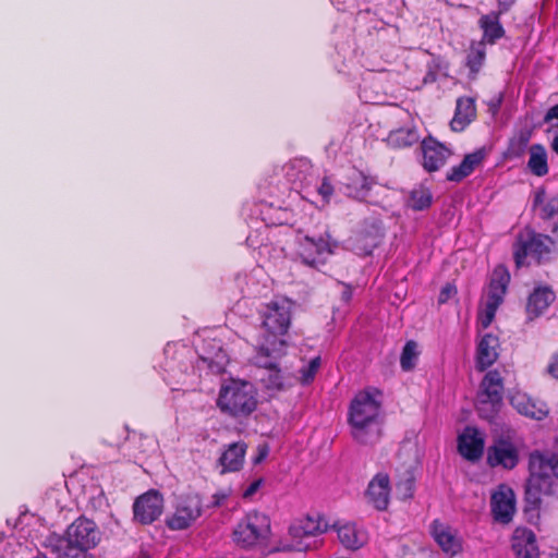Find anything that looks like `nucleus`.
<instances>
[{"instance_id": "nucleus-41", "label": "nucleus", "mask_w": 558, "mask_h": 558, "mask_svg": "<svg viewBox=\"0 0 558 558\" xmlns=\"http://www.w3.org/2000/svg\"><path fill=\"white\" fill-rule=\"evenodd\" d=\"M472 173L470 168H468L462 161L459 166L452 167L451 170L447 173V180L452 182H460L464 178L469 177Z\"/></svg>"}, {"instance_id": "nucleus-31", "label": "nucleus", "mask_w": 558, "mask_h": 558, "mask_svg": "<svg viewBox=\"0 0 558 558\" xmlns=\"http://www.w3.org/2000/svg\"><path fill=\"white\" fill-rule=\"evenodd\" d=\"M486 57L485 43L478 41L471 45L466 65L473 73H477L484 63Z\"/></svg>"}, {"instance_id": "nucleus-14", "label": "nucleus", "mask_w": 558, "mask_h": 558, "mask_svg": "<svg viewBox=\"0 0 558 558\" xmlns=\"http://www.w3.org/2000/svg\"><path fill=\"white\" fill-rule=\"evenodd\" d=\"M486 460L492 468L512 470L519 463V450L509 438L499 436L488 447Z\"/></svg>"}, {"instance_id": "nucleus-18", "label": "nucleus", "mask_w": 558, "mask_h": 558, "mask_svg": "<svg viewBox=\"0 0 558 558\" xmlns=\"http://www.w3.org/2000/svg\"><path fill=\"white\" fill-rule=\"evenodd\" d=\"M339 542L350 550H357L368 542L367 532L355 523H335Z\"/></svg>"}, {"instance_id": "nucleus-32", "label": "nucleus", "mask_w": 558, "mask_h": 558, "mask_svg": "<svg viewBox=\"0 0 558 558\" xmlns=\"http://www.w3.org/2000/svg\"><path fill=\"white\" fill-rule=\"evenodd\" d=\"M432 204V193L423 186L414 189L409 197L408 205L414 210H424Z\"/></svg>"}, {"instance_id": "nucleus-40", "label": "nucleus", "mask_w": 558, "mask_h": 558, "mask_svg": "<svg viewBox=\"0 0 558 558\" xmlns=\"http://www.w3.org/2000/svg\"><path fill=\"white\" fill-rule=\"evenodd\" d=\"M353 183L356 186L355 197H364L371 190L373 181L362 173H359Z\"/></svg>"}, {"instance_id": "nucleus-29", "label": "nucleus", "mask_w": 558, "mask_h": 558, "mask_svg": "<svg viewBox=\"0 0 558 558\" xmlns=\"http://www.w3.org/2000/svg\"><path fill=\"white\" fill-rule=\"evenodd\" d=\"M527 167L537 177H544L548 173L547 153L543 145L534 144L530 147Z\"/></svg>"}, {"instance_id": "nucleus-4", "label": "nucleus", "mask_w": 558, "mask_h": 558, "mask_svg": "<svg viewBox=\"0 0 558 558\" xmlns=\"http://www.w3.org/2000/svg\"><path fill=\"white\" fill-rule=\"evenodd\" d=\"M260 316L262 337L266 345H294L288 333L292 317V303L289 300H276L267 303L260 311Z\"/></svg>"}, {"instance_id": "nucleus-39", "label": "nucleus", "mask_w": 558, "mask_h": 558, "mask_svg": "<svg viewBox=\"0 0 558 558\" xmlns=\"http://www.w3.org/2000/svg\"><path fill=\"white\" fill-rule=\"evenodd\" d=\"M486 157V151L484 148H480L471 154L465 155L462 162L470 168V170L473 172L474 169L482 163V161Z\"/></svg>"}, {"instance_id": "nucleus-22", "label": "nucleus", "mask_w": 558, "mask_h": 558, "mask_svg": "<svg viewBox=\"0 0 558 558\" xmlns=\"http://www.w3.org/2000/svg\"><path fill=\"white\" fill-rule=\"evenodd\" d=\"M555 292L546 286H541L534 289L530 294L526 303V314L530 320L539 317L555 301Z\"/></svg>"}, {"instance_id": "nucleus-42", "label": "nucleus", "mask_w": 558, "mask_h": 558, "mask_svg": "<svg viewBox=\"0 0 558 558\" xmlns=\"http://www.w3.org/2000/svg\"><path fill=\"white\" fill-rule=\"evenodd\" d=\"M420 351H402L400 357L401 368L409 372L414 368Z\"/></svg>"}, {"instance_id": "nucleus-47", "label": "nucleus", "mask_w": 558, "mask_h": 558, "mask_svg": "<svg viewBox=\"0 0 558 558\" xmlns=\"http://www.w3.org/2000/svg\"><path fill=\"white\" fill-rule=\"evenodd\" d=\"M333 192L332 185L324 179L320 186L318 187V193L323 196V198L328 202L331 194Z\"/></svg>"}, {"instance_id": "nucleus-8", "label": "nucleus", "mask_w": 558, "mask_h": 558, "mask_svg": "<svg viewBox=\"0 0 558 558\" xmlns=\"http://www.w3.org/2000/svg\"><path fill=\"white\" fill-rule=\"evenodd\" d=\"M270 533L269 518L258 511L248 512L233 531V541L247 548L267 539Z\"/></svg>"}, {"instance_id": "nucleus-53", "label": "nucleus", "mask_w": 558, "mask_h": 558, "mask_svg": "<svg viewBox=\"0 0 558 558\" xmlns=\"http://www.w3.org/2000/svg\"><path fill=\"white\" fill-rule=\"evenodd\" d=\"M352 298V290L349 286H343L341 299L344 303H349Z\"/></svg>"}, {"instance_id": "nucleus-37", "label": "nucleus", "mask_w": 558, "mask_h": 558, "mask_svg": "<svg viewBox=\"0 0 558 558\" xmlns=\"http://www.w3.org/2000/svg\"><path fill=\"white\" fill-rule=\"evenodd\" d=\"M530 138V131H521L510 143V154L514 157H520L524 153Z\"/></svg>"}, {"instance_id": "nucleus-38", "label": "nucleus", "mask_w": 558, "mask_h": 558, "mask_svg": "<svg viewBox=\"0 0 558 558\" xmlns=\"http://www.w3.org/2000/svg\"><path fill=\"white\" fill-rule=\"evenodd\" d=\"M498 359L497 351H477L476 355V368L480 372L485 371L492 366Z\"/></svg>"}, {"instance_id": "nucleus-33", "label": "nucleus", "mask_w": 558, "mask_h": 558, "mask_svg": "<svg viewBox=\"0 0 558 558\" xmlns=\"http://www.w3.org/2000/svg\"><path fill=\"white\" fill-rule=\"evenodd\" d=\"M418 136L415 131L411 129H399L390 132L388 142L397 147H405L415 144Z\"/></svg>"}, {"instance_id": "nucleus-13", "label": "nucleus", "mask_w": 558, "mask_h": 558, "mask_svg": "<svg viewBox=\"0 0 558 558\" xmlns=\"http://www.w3.org/2000/svg\"><path fill=\"white\" fill-rule=\"evenodd\" d=\"M163 504L162 495L156 489H149L134 500V520L143 525L154 523L162 514Z\"/></svg>"}, {"instance_id": "nucleus-46", "label": "nucleus", "mask_w": 558, "mask_h": 558, "mask_svg": "<svg viewBox=\"0 0 558 558\" xmlns=\"http://www.w3.org/2000/svg\"><path fill=\"white\" fill-rule=\"evenodd\" d=\"M264 480L262 477L254 480L243 492V498H251L263 485Z\"/></svg>"}, {"instance_id": "nucleus-48", "label": "nucleus", "mask_w": 558, "mask_h": 558, "mask_svg": "<svg viewBox=\"0 0 558 558\" xmlns=\"http://www.w3.org/2000/svg\"><path fill=\"white\" fill-rule=\"evenodd\" d=\"M548 373L558 379V351L554 354L553 360L548 365Z\"/></svg>"}, {"instance_id": "nucleus-30", "label": "nucleus", "mask_w": 558, "mask_h": 558, "mask_svg": "<svg viewBox=\"0 0 558 558\" xmlns=\"http://www.w3.org/2000/svg\"><path fill=\"white\" fill-rule=\"evenodd\" d=\"M209 355L199 356V368H207L213 374H222L229 363L226 351H208Z\"/></svg>"}, {"instance_id": "nucleus-51", "label": "nucleus", "mask_w": 558, "mask_h": 558, "mask_svg": "<svg viewBox=\"0 0 558 558\" xmlns=\"http://www.w3.org/2000/svg\"><path fill=\"white\" fill-rule=\"evenodd\" d=\"M500 12H507L515 0H497Z\"/></svg>"}, {"instance_id": "nucleus-35", "label": "nucleus", "mask_w": 558, "mask_h": 558, "mask_svg": "<svg viewBox=\"0 0 558 558\" xmlns=\"http://www.w3.org/2000/svg\"><path fill=\"white\" fill-rule=\"evenodd\" d=\"M322 365L320 356L313 357L306 365L300 368L298 381L303 386L312 384Z\"/></svg>"}, {"instance_id": "nucleus-1", "label": "nucleus", "mask_w": 558, "mask_h": 558, "mask_svg": "<svg viewBox=\"0 0 558 558\" xmlns=\"http://www.w3.org/2000/svg\"><path fill=\"white\" fill-rule=\"evenodd\" d=\"M101 539L97 524L85 517L74 520L65 530L64 535L50 534L43 546L52 558H87V553L95 548Z\"/></svg>"}, {"instance_id": "nucleus-43", "label": "nucleus", "mask_w": 558, "mask_h": 558, "mask_svg": "<svg viewBox=\"0 0 558 558\" xmlns=\"http://www.w3.org/2000/svg\"><path fill=\"white\" fill-rule=\"evenodd\" d=\"M558 214V198L553 197L544 203L541 207V217L550 219Z\"/></svg>"}, {"instance_id": "nucleus-44", "label": "nucleus", "mask_w": 558, "mask_h": 558, "mask_svg": "<svg viewBox=\"0 0 558 558\" xmlns=\"http://www.w3.org/2000/svg\"><path fill=\"white\" fill-rule=\"evenodd\" d=\"M500 345L496 335L487 332L481 337L477 349H497Z\"/></svg>"}, {"instance_id": "nucleus-52", "label": "nucleus", "mask_w": 558, "mask_h": 558, "mask_svg": "<svg viewBox=\"0 0 558 558\" xmlns=\"http://www.w3.org/2000/svg\"><path fill=\"white\" fill-rule=\"evenodd\" d=\"M547 457L550 461V464H553L554 475L556 476V478H558V454H547Z\"/></svg>"}, {"instance_id": "nucleus-57", "label": "nucleus", "mask_w": 558, "mask_h": 558, "mask_svg": "<svg viewBox=\"0 0 558 558\" xmlns=\"http://www.w3.org/2000/svg\"><path fill=\"white\" fill-rule=\"evenodd\" d=\"M262 352H263V353H265V354H264V356H266V357H268V356H269V352H270L269 350L262 351Z\"/></svg>"}, {"instance_id": "nucleus-20", "label": "nucleus", "mask_w": 558, "mask_h": 558, "mask_svg": "<svg viewBox=\"0 0 558 558\" xmlns=\"http://www.w3.org/2000/svg\"><path fill=\"white\" fill-rule=\"evenodd\" d=\"M511 542L517 558H539L536 536L530 529L517 527Z\"/></svg>"}, {"instance_id": "nucleus-9", "label": "nucleus", "mask_w": 558, "mask_h": 558, "mask_svg": "<svg viewBox=\"0 0 558 558\" xmlns=\"http://www.w3.org/2000/svg\"><path fill=\"white\" fill-rule=\"evenodd\" d=\"M327 531V523L318 513L306 514L294 520L289 527V535L293 542L292 546L295 550H310L312 537L323 534Z\"/></svg>"}, {"instance_id": "nucleus-2", "label": "nucleus", "mask_w": 558, "mask_h": 558, "mask_svg": "<svg viewBox=\"0 0 558 558\" xmlns=\"http://www.w3.org/2000/svg\"><path fill=\"white\" fill-rule=\"evenodd\" d=\"M381 404L367 391H360L351 401L348 422L351 435L362 445L376 444L383 434Z\"/></svg>"}, {"instance_id": "nucleus-28", "label": "nucleus", "mask_w": 558, "mask_h": 558, "mask_svg": "<svg viewBox=\"0 0 558 558\" xmlns=\"http://www.w3.org/2000/svg\"><path fill=\"white\" fill-rule=\"evenodd\" d=\"M475 113L476 109L472 98H459L454 117L450 122L451 129L456 132L462 131L475 118Z\"/></svg>"}, {"instance_id": "nucleus-36", "label": "nucleus", "mask_w": 558, "mask_h": 558, "mask_svg": "<svg viewBox=\"0 0 558 558\" xmlns=\"http://www.w3.org/2000/svg\"><path fill=\"white\" fill-rule=\"evenodd\" d=\"M543 497L544 496L541 495L539 492L525 484L524 512L538 511L542 506Z\"/></svg>"}, {"instance_id": "nucleus-16", "label": "nucleus", "mask_w": 558, "mask_h": 558, "mask_svg": "<svg viewBox=\"0 0 558 558\" xmlns=\"http://www.w3.org/2000/svg\"><path fill=\"white\" fill-rule=\"evenodd\" d=\"M458 451L469 461L478 460L484 452V438L473 426H466L458 437Z\"/></svg>"}, {"instance_id": "nucleus-6", "label": "nucleus", "mask_w": 558, "mask_h": 558, "mask_svg": "<svg viewBox=\"0 0 558 558\" xmlns=\"http://www.w3.org/2000/svg\"><path fill=\"white\" fill-rule=\"evenodd\" d=\"M509 281L510 275L507 268L502 265L497 266L478 310V323L483 328H487L494 320L497 308L504 302Z\"/></svg>"}, {"instance_id": "nucleus-24", "label": "nucleus", "mask_w": 558, "mask_h": 558, "mask_svg": "<svg viewBox=\"0 0 558 558\" xmlns=\"http://www.w3.org/2000/svg\"><path fill=\"white\" fill-rule=\"evenodd\" d=\"M247 445L244 441H235L228 446L219 458L221 473L236 472L242 469Z\"/></svg>"}, {"instance_id": "nucleus-15", "label": "nucleus", "mask_w": 558, "mask_h": 558, "mask_svg": "<svg viewBox=\"0 0 558 558\" xmlns=\"http://www.w3.org/2000/svg\"><path fill=\"white\" fill-rule=\"evenodd\" d=\"M492 514L494 520L501 524H509L515 513L514 492L505 485H501L490 499Z\"/></svg>"}, {"instance_id": "nucleus-23", "label": "nucleus", "mask_w": 558, "mask_h": 558, "mask_svg": "<svg viewBox=\"0 0 558 558\" xmlns=\"http://www.w3.org/2000/svg\"><path fill=\"white\" fill-rule=\"evenodd\" d=\"M262 366L267 369V376L262 379L267 390L282 392L294 386L295 378L291 374H283L276 363H265Z\"/></svg>"}, {"instance_id": "nucleus-34", "label": "nucleus", "mask_w": 558, "mask_h": 558, "mask_svg": "<svg viewBox=\"0 0 558 558\" xmlns=\"http://www.w3.org/2000/svg\"><path fill=\"white\" fill-rule=\"evenodd\" d=\"M396 489L398 496L403 500L413 497L415 489V478L410 470L405 471L403 476L397 481Z\"/></svg>"}, {"instance_id": "nucleus-19", "label": "nucleus", "mask_w": 558, "mask_h": 558, "mask_svg": "<svg viewBox=\"0 0 558 558\" xmlns=\"http://www.w3.org/2000/svg\"><path fill=\"white\" fill-rule=\"evenodd\" d=\"M511 404L522 415L542 421L547 417L549 410L545 402L533 399L526 393H515L511 398Z\"/></svg>"}, {"instance_id": "nucleus-12", "label": "nucleus", "mask_w": 558, "mask_h": 558, "mask_svg": "<svg viewBox=\"0 0 558 558\" xmlns=\"http://www.w3.org/2000/svg\"><path fill=\"white\" fill-rule=\"evenodd\" d=\"M337 247L338 242L331 240L329 234H326V238L319 236L318 239L305 235L300 240L299 255L305 265L318 268L319 265L325 264L329 255L335 253Z\"/></svg>"}, {"instance_id": "nucleus-45", "label": "nucleus", "mask_w": 558, "mask_h": 558, "mask_svg": "<svg viewBox=\"0 0 558 558\" xmlns=\"http://www.w3.org/2000/svg\"><path fill=\"white\" fill-rule=\"evenodd\" d=\"M457 294V288L452 283H447L442 289L440 290L439 296H438V303L444 304L448 300H450L452 296Z\"/></svg>"}, {"instance_id": "nucleus-10", "label": "nucleus", "mask_w": 558, "mask_h": 558, "mask_svg": "<svg viewBox=\"0 0 558 558\" xmlns=\"http://www.w3.org/2000/svg\"><path fill=\"white\" fill-rule=\"evenodd\" d=\"M530 476L526 484L543 496L555 494V475L547 454L533 452L529 461Z\"/></svg>"}, {"instance_id": "nucleus-58", "label": "nucleus", "mask_w": 558, "mask_h": 558, "mask_svg": "<svg viewBox=\"0 0 558 558\" xmlns=\"http://www.w3.org/2000/svg\"><path fill=\"white\" fill-rule=\"evenodd\" d=\"M556 448L558 450V436H557V439H556Z\"/></svg>"}, {"instance_id": "nucleus-49", "label": "nucleus", "mask_w": 558, "mask_h": 558, "mask_svg": "<svg viewBox=\"0 0 558 558\" xmlns=\"http://www.w3.org/2000/svg\"><path fill=\"white\" fill-rule=\"evenodd\" d=\"M554 119L558 120V104L548 109V111L546 112V114L544 117V122L548 123V122L553 121Z\"/></svg>"}, {"instance_id": "nucleus-26", "label": "nucleus", "mask_w": 558, "mask_h": 558, "mask_svg": "<svg viewBox=\"0 0 558 558\" xmlns=\"http://www.w3.org/2000/svg\"><path fill=\"white\" fill-rule=\"evenodd\" d=\"M432 529L434 539L446 554L454 556L460 551L461 544L449 526L435 520Z\"/></svg>"}, {"instance_id": "nucleus-27", "label": "nucleus", "mask_w": 558, "mask_h": 558, "mask_svg": "<svg viewBox=\"0 0 558 558\" xmlns=\"http://www.w3.org/2000/svg\"><path fill=\"white\" fill-rule=\"evenodd\" d=\"M383 238L381 223L375 220L369 230H362L355 238V250L359 254L369 255Z\"/></svg>"}, {"instance_id": "nucleus-5", "label": "nucleus", "mask_w": 558, "mask_h": 558, "mask_svg": "<svg viewBox=\"0 0 558 558\" xmlns=\"http://www.w3.org/2000/svg\"><path fill=\"white\" fill-rule=\"evenodd\" d=\"M504 378L497 369L489 371L483 377L476 396V411L487 421H493L502 405Z\"/></svg>"}, {"instance_id": "nucleus-25", "label": "nucleus", "mask_w": 558, "mask_h": 558, "mask_svg": "<svg viewBox=\"0 0 558 558\" xmlns=\"http://www.w3.org/2000/svg\"><path fill=\"white\" fill-rule=\"evenodd\" d=\"M502 13L504 12L498 10L481 16L478 20V26L483 31V38L481 41L493 45L505 36V29L500 23V15Z\"/></svg>"}, {"instance_id": "nucleus-21", "label": "nucleus", "mask_w": 558, "mask_h": 558, "mask_svg": "<svg viewBox=\"0 0 558 558\" xmlns=\"http://www.w3.org/2000/svg\"><path fill=\"white\" fill-rule=\"evenodd\" d=\"M422 150L423 167L428 172L440 169L451 155V151L447 147L432 138L423 142Z\"/></svg>"}, {"instance_id": "nucleus-11", "label": "nucleus", "mask_w": 558, "mask_h": 558, "mask_svg": "<svg viewBox=\"0 0 558 558\" xmlns=\"http://www.w3.org/2000/svg\"><path fill=\"white\" fill-rule=\"evenodd\" d=\"M203 512V502L198 494H186L179 498L172 515L166 520L171 531L190 527Z\"/></svg>"}, {"instance_id": "nucleus-56", "label": "nucleus", "mask_w": 558, "mask_h": 558, "mask_svg": "<svg viewBox=\"0 0 558 558\" xmlns=\"http://www.w3.org/2000/svg\"><path fill=\"white\" fill-rule=\"evenodd\" d=\"M544 194H545V193H544L543 191H542V192H538V193L536 194V196H535V205H536V204H539V203H543Z\"/></svg>"}, {"instance_id": "nucleus-50", "label": "nucleus", "mask_w": 558, "mask_h": 558, "mask_svg": "<svg viewBox=\"0 0 558 558\" xmlns=\"http://www.w3.org/2000/svg\"><path fill=\"white\" fill-rule=\"evenodd\" d=\"M267 456H268V447L267 446H259L258 447V453H257V456L253 460L254 464L260 463Z\"/></svg>"}, {"instance_id": "nucleus-7", "label": "nucleus", "mask_w": 558, "mask_h": 558, "mask_svg": "<svg viewBox=\"0 0 558 558\" xmlns=\"http://www.w3.org/2000/svg\"><path fill=\"white\" fill-rule=\"evenodd\" d=\"M553 240L539 233L526 230L518 235L513 246V256L518 267L525 265V258L531 256L542 263L549 259Z\"/></svg>"}, {"instance_id": "nucleus-54", "label": "nucleus", "mask_w": 558, "mask_h": 558, "mask_svg": "<svg viewBox=\"0 0 558 558\" xmlns=\"http://www.w3.org/2000/svg\"><path fill=\"white\" fill-rule=\"evenodd\" d=\"M226 498L225 494H215L214 495V506L218 507L221 505V501Z\"/></svg>"}, {"instance_id": "nucleus-17", "label": "nucleus", "mask_w": 558, "mask_h": 558, "mask_svg": "<svg viewBox=\"0 0 558 558\" xmlns=\"http://www.w3.org/2000/svg\"><path fill=\"white\" fill-rule=\"evenodd\" d=\"M368 501L379 511L387 509L390 497V477L387 473H377L368 483Z\"/></svg>"}, {"instance_id": "nucleus-3", "label": "nucleus", "mask_w": 558, "mask_h": 558, "mask_svg": "<svg viewBox=\"0 0 558 558\" xmlns=\"http://www.w3.org/2000/svg\"><path fill=\"white\" fill-rule=\"evenodd\" d=\"M216 407L220 413L235 421L248 418L258 407V392L254 384L242 378L221 380Z\"/></svg>"}, {"instance_id": "nucleus-55", "label": "nucleus", "mask_w": 558, "mask_h": 558, "mask_svg": "<svg viewBox=\"0 0 558 558\" xmlns=\"http://www.w3.org/2000/svg\"><path fill=\"white\" fill-rule=\"evenodd\" d=\"M416 347H417V343H416L415 341H413V340H409V341L404 344L403 349H416Z\"/></svg>"}]
</instances>
